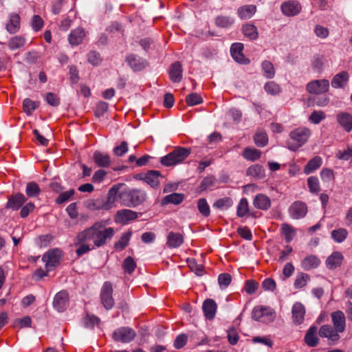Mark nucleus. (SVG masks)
Returning a JSON list of instances; mask_svg holds the SVG:
<instances>
[{
	"label": "nucleus",
	"mask_w": 352,
	"mask_h": 352,
	"mask_svg": "<svg viewBox=\"0 0 352 352\" xmlns=\"http://www.w3.org/2000/svg\"><path fill=\"white\" fill-rule=\"evenodd\" d=\"M190 154V148L178 146L172 152L162 157L160 160V162L165 166H175L182 162L189 156Z\"/></svg>",
	"instance_id": "7ed1b4c3"
},
{
	"label": "nucleus",
	"mask_w": 352,
	"mask_h": 352,
	"mask_svg": "<svg viewBox=\"0 0 352 352\" xmlns=\"http://www.w3.org/2000/svg\"><path fill=\"white\" fill-rule=\"evenodd\" d=\"M321 338H326L329 341L336 342L340 339V333L331 324H324L318 330Z\"/></svg>",
	"instance_id": "f8f14e48"
},
{
	"label": "nucleus",
	"mask_w": 352,
	"mask_h": 352,
	"mask_svg": "<svg viewBox=\"0 0 352 352\" xmlns=\"http://www.w3.org/2000/svg\"><path fill=\"white\" fill-rule=\"evenodd\" d=\"M135 336V330L129 327H119L112 333L113 340L122 343H129L134 340Z\"/></svg>",
	"instance_id": "0eeeda50"
},
{
	"label": "nucleus",
	"mask_w": 352,
	"mask_h": 352,
	"mask_svg": "<svg viewBox=\"0 0 352 352\" xmlns=\"http://www.w3.org/2000/svg\"><path fill=\"white\" fill-rule=\"evenodd\" d=\"M322 157L320 156H315L305 166L303 172L306 175H309L318 169L322 166Z\"/></svg>",
	"instance_id": "473e14b6"
},
{
	"label": "nucleus",
	"mask_w": 352,
	"mask_h": 352,
	"mask_svg": "<svg viewBox=\"0 0 352 352\" xmlns=\"http://www.w3.org/2000/svg\"><path fill=\"white\" fill-rule=\"evenodd\" d=\"M333 327L340 333H343L346 329V318L342 311H336L331 314Z\"/></svg>",
	"instance_id": "a211bd4d"
},
{
	"label": "nucleus",
	"mask_w": 352,
	"mask_h": 352,
	"mask_svg": "<svg viewBox=\"0 0 352 352\" xmlns=\"http://www.w3.org/2000/svg\"><path fill=\"white\" fill-rule=\"evenodd\" d=\"M280 8L284 15L287 16H293L297 15L300 12L301 6L298 1L289 0L283 2Z\"/></svg>",
	"instance_id": "ddd939ff"
},
{
	"label": "nucleus",
	"mask_w": 352,
	"mask_h": 352,
	"mask_svg": "<svg viewBox=\"0 0 352 352\" xmlns=\"http://www.w3.org/2000/svg\"><path fill=\"white\" fill-rule=\"evenodd\" d=\"M233 204V201L230 197H224L219 199H217L214 204L213 207L224 210L228 209L231 207Z\"/></svg>",
	"instance_id": "4d7b16f0"
},
{
	"label": "nucleus",
	"mask_w": 352,
	"mask_h": 352,
	"mask_svg": "<svg viewBox=\"0 0 352 352\" xmlns=\"http://www.w3.org/2000/svg\"><path fill=\"white\" fill-rule=\"evenodd\" d=\"M136 267V263L131 256L126 257L122 263V268L124 272L132 274Z\"/></svg>",
	"instance_id": "13d9d810"
},
{
	"label": "nucleus",
	"mask_w": 352,
	"mask_h": 352,
	"mask_svg": "<svg viewBox=\"0 0 352 352\" xmlns=\"http://www.w3.org/2000/svg\"><path fill=\"white\" fill-rule=\"evenodd\" d=\"M249 203L246 198H242L236 208V215L239 217H244L249 214Z\"/></svg>",
	"instance_id": "49530a36"
},
{
	"label": "nucleus",
	"mask_w": 352,
	"mask_h": 352,
	"mask_svg": "<svg viewBox=\"0 0 352 352\" xmlns=\"http://www.w3.org/2000/svg\"><path fill=\"white\" fill-rule=\"evenodd\" d=\"M320 263V259L318 256L309 254L302 259L300 265L304 270L309 271L318 268Z\"/></svg>",
	"instance_id": "4be33fe9"
},
{
	"label": "nucleus",
	"mask_w": 352,
	"mask_h": 352,
	"mask_svg": "<svg viewBox=\"0 0 352 352\" xmlns=\"http://www.w3.org/2000/svg\"><path fill=\"white\" fill-rule=\"evenodd\" d=\"M336 120L346 132L352 131V115L349 113L339 112L336 115Z\"/></svg>",
	"instance_id": "a878e982"
},
{
	"label": "nucleus",
	"mask_w": 352,
	"mask_h": 352,
	"mask_svg": "<svg viewBox=\"0 0 352 352\" xmlns=\"http://www.w3.org/2000/svg\"><path fill=\"white\" fill-rule=\"evenodd\" d=\"M258 283L253 279H250L245 281L244 285V290L248 294H254L258 288Z\"/></svg>",
	"instance_id": "0e129e2a"
},
{
	"label": "nucleus",
	"mask_w": 352,
	"mask_h": 352,
	"mask_svg": "<svg viewBox=\"0 0 352 352\" xmlns=\"http://www.w3.org/2000/svg\"><path fill=\"white\" fill-rule=\"evenodd\" d=\"M261 69L265 78L272 79L275 76L276 70L274 65L270 61H263L261 63Z\"/></svg>",
	"instance_id": "a18cd8bd"
},
{
	"label": "nucleus",
	"mask_w": 352,
	"mask_h": 352,
	"mask_svg": "<svg viewBox=\"0 0 352 352\" xmlns=\"http://www.w3.org/2000/svg\"><path fill=\"white\" fill-rule=\"evenodd\" d=\"M93 160L100 168H108L111 164V158L107 153L96 151L93 154Z\"/></svg>",
	"instance_id": "c85d7f7f"
},
{
	"label": "nucleus",
	"mask_w": 352,
	"mask_h": 352,
	"mask_svg": "<svg viewBox=\"0 0 352 352\" xmlns=\"http://www.w3.org/2000/svg\"><path fill=\"white\" fill-rule=\"evenodd\" d=\"M138 217L137 213L127 209L120 210L117 212L115 221L117 223L126 224L129 221L135 219Z\"/></svg>",
	"instance_id": "393cba45"
},
{
	"label": "nucleus",
	"mask_w": 352,
	"mask_h": 352,
	"mask_svg": "<svg viewBox=\"0 0 352 352\" xmlns=\"http://www.w3.org/2000/svg\"><path fill=\"white\" fill-rule=\"evenodd\" d=\"M311 134V130L305 126L298 127L289 133L287 144L289 150L295 151L304 145Z\"/></svg>",
	"instance_id": "f03ea898"
},
{
	"label": "nucleus",
	"mask_w": 352,
	"mask_h": 352,
	"mask_svg": "<svg viewBox=\"0 0 352 352\" xmlns=\"http://www.w3.org/2000/svg\"><path fill=\"white\" fill-rule=\"evenodd\" d=\"M64 252L58 248L48 250L42 256V261L45 264V269L50 272L56 269L63 261Z\"/></svg>",
	"instance_id": "20e7f679"
},
{
	"label": "nucleus",
	"mask_w": 352,
	"mask_h": 352,
	"mask_svg": "<svg viewBox=\"0 0 352 352\" xmlns=\"http://www.w3.org/2000/svg\"><path fill=\"white\" fill-rule=\"evenodd\" d=\"M123 186V184H117L113 185L109 190L107 201L103 204V208L109 210L116 206L118 203L122 205V195L124 194V190H122L121 189Z\"/></svg>",
	"instance_id": "39448f33"
},
{
	"label": "nucleus",
	"mask_w": 352,
	"mask_h": 352,
	"mask_svg": "<svg viewBox=\"0 0 352 352\" xmlns=\"http://www.w3.org/2000/svg\"><path fill=\"white\" fill-rule=\"evenodd\" d=\"M254 144L258 147H264L268 143V136L263 129H258L254 135Z\"/></svg>",
	"instance_id": "a19ab883"
},
{
	"label": "nucleus",
	"mask_w": 352,
	"mask_h": 352,
	"mask_svg": "<svg viewBox=\"0 0 352 352\" xmlns=\"http://www.w3.org/2000/svg\"><path fill=\"white\" fill-rule=\"evenodd\" d=\"M27 201L25 195L21 192L14 193L8 197L6 208L12 210H18Z\"/></svg>",
	"instance_id": "dca6fc26"
},
{
	"label": "nucleus",
	"mask_w": 352,
	"mask_h": 352,
	"mask_svg": "<svg viewBox=\"0 0 352 352\" xmlns=\"http://www.w3.org/2000/svg\"><path fill=\"white\" fill-rule=\"evenodd\" d=\"M307 212V207L305 203L301 201H294L289 208L290 217L294 219L303 218Z\"/></svg>",
	"instance_id": "9b49d317"
},
{
	"label": "nucleus",
	"mask_w": 352,
	"mask_h": 352,
	"mask_svg": "<svg viewBox=\"0 0 352 352\" xmlns=\"http://www.w3.org/2000/svg\"><path fill=\"white\" fill-rule=\"evenodd\" d=\"M131 236V231H128L124 233L120 237V240L115 243L114 248L118 251H122L124 250L126 247L129 245Z\"/></svg>",
	"instance_id": "c03bdc74"
},
{
	"label": "nucleus",
	"mask_w": 352,
	"mask_h": 352,
	"mask_svg": "<svg viewBox=\"0 0 352 352\" xmlns=\"http://www.w3.org/2000/svg\"><path fill=\"white\" fill-rule=\"evenodd\" d=\"M185 101L187 105L194 106L202 103L203 99L199 94L192 93L186 97Z\"/></svg>",
	"instance_id": "680f3d73"
},
{
	"label": "nucleus",
	"mask_w": 352,
	"mask_h": 352,
	"mask_svg": "<svg viewBox=\"0 0 352 352\" xmlns=\"http://www.w3.org/2000/svg\"><path fill=\"white\" fill-rule=\"evenodd\" d=\"M265 91L272 96L278 95L282 89L280 86L274 81H268L264 85Z\"/></svg>",
	"instance_id": "603ef678"
},
{
	"label": "nucleus",
	"mask_w": 352,
	"mask_h": 352,
	"mask_svg": "<svg viewBox=\"0 0 352 352\" xmlns=\"http://www.w3.org/2000/svg\"><path fill=\"white\" fill-rule=\"evenodd\" d=\"M113 291L112 284L109 281L104 282L100 292V300L107 310L112 309L114 306Z\"/></svg>",
	"instance_id": "6e6552de"
},
{
	"label": "nucleus",
	"mask_w": 352,
	"mask_h": 352,
	"mask_svg": "<svg viewBox=\"0 0 352 352\" xmlns=\"http://www.w3.org/2000/svg\"><path fill=\"white\" fill-rule=\"evenodd\" d=\"M162 177L158 170H151L146 173L138 174L137 177L148 184L152 188H157L160 186V178Z\"/></svg>",
	"instance_id": "9d476101"
},
{
	"label": "nucleus",
	"mask_w": 352,
	"mask_h": 352,
	"mask_svg": "<svg viewBox=\"0 0 352 352\" xmlns=\"http://www.w3.org/2000/svg\"><path fill=\"white\" fill-rule=\"evenodd\" d=\"M184 200V195L178 193H172L163 199V204H179Z\"/></svg>",
	"instance_id": "6e6d98bb"
},
{
	"label": "nucleus",
	"mask_w": 352,
	"mask_h": 352,
	"mask_svg": "<svg viewBox=\"0 0 352 352\" xmlns=\"http://www.w3.org/2000/svg\"><path fill=\"white\" fill-rule=\"evenodd\" d=\"M114 229L111 227L106 228L105 225L98 221L91 226L85 229L78 233V239L80 242H93L92 246L100 248L104 245L107 240L111 239L114 235Z\"/></svg>",
	"instance_id": "f257e3e1"
},
{
	"label": "nucleus",
	"mask_w": 352,
	"mask_h": 352,
	"mask_svg": "<svg viewBox=\"0 0 352 352\" xmlns=\"http://www.w3.org/2000/svg\"><path fill=\"white\" fill-rule=\"evenodd\" d=\"M280 232V234L284 236L287 243H290L296 234V229L287 223L281 224Z\"/></svg>",
	"instance_id": "f704fd0d"
},
{
	"label": "nucleus",
	"mask_w": 352,
	"mask_h": 352,
	"mask_svg": "<svg viewBox=\"0 0 352 352\" xmlns=\"http://www.w3.org/2000/svg\"><path fill=\"white\" fill-rule=\"evenodd\" d=\"M31 26L35 32L40 31L44 26V21L39 15H34L31 19Z\"/></svg>",
	"instance_id": "774afa93"
},
{
	"label": "nucleus",
	"mask_w": 352,
	"mask_h": 352,
	"mask_svg": "<svg viewBox=\"0 0 352 352\" xmlns=\"http://www.w3.org/2000/svg\"><path fill=\"white\" fill-rule=\"evenodd\" d=\"M202 310L206 318L212 320L216 316L217 305L213 299L207 298L203 302Z\"/></svg>",
	"instance_id": "412c9836"
},
{
	"label": "nucleus",
	"mask_w": 352,
	"mask_h": 352,
	"mask_svg": "<svg viewBox=\"0 0 352 352\" xmlns=\"http://www.w3.org/2000/svg\"><path fill=\"white\" fill-rule=\"evenodd\" d=\"M126 60L129 67L135 72L142 71L148 65V62L135 54L129 55Z\"/></svg>",
	"instance_id": "aec40b11"
},
{
	"label": "nucleus",
	"mask_w": 352,
	"mask_h": 352,
	"mask_svg": "<svg viewBox=\"0 0 352 352\" xmlns=\"http://www.w3.org/2000/svg\"><path fill=\"white\" fill-rule=\"evenodd\" d=\"M326 118V114L322 111H314L309 117V121L314 124H319Z\"/></svg>",
	"instance_id": "052dcab7"
},
{
	"label": "nucleus",
	"mask_w": 352,
	"mask_h": 352,
	"mask_svg": "<svg viewBox=\"0 0 352 352\" xmlns=\"http://www.w3.org/2000/svg\"><path fill=\"white\" fill-rule=\"evenodd\" d=\"M331 238L337 243L343 242L348 236V231L345 228H340L333 230L331 233Z\"/></svg>",
	"instance_id": "8fccbe9b"
},
{
	"label": "nucleus",
	"mask_w": 352,
	"mask_h": 352,
	"mask_svg": "<svg viewBox=\"0 0 352 352\" xmlns=\"http://www.w3.org/2000/svg\"><path fill=\"white\" fill-rule=\"evenodd\" d=\"M86 36L87 33L84 28H77L68 35V42L72 47L79 45L83 42Z\"/></svg>",
	"instance_id": "6ab92c4d"
},
{
	"label": "nucleus",
	"mask_w": 352,
	"mask_h": 352,
	"mask_svg": "<svg viewBox=\"0 0 352 352\" xmlns=\"http://www.w3.org/2000/svg\"><path fill=\"white\" fill-rule=\"evenodd\" d=\"M344 256L340 252H333L326 260V266L329 270H334L340 267L343 261Z\"/></svg>",
	"instance_id": "c756f323"
},
{
	"label": "nucleus",
	"mask_w": 352,
	"mask_h": 352,
	"mask_svg": "<svg viewBox=\"0 0 352 352\" xmlns=\"http://www.w3.org/2000/svg\"><path fill=\"white\" fill-rule=\"evenodd\" d=\"M329 89V82L327 79L314 80L306 85V90L310 94L320 95L327 93Z\"/></svg>",
	"instance_id": "1a4fd4ad"
},
{
	"label": "nucleus",
	"mask_w": 352,
	"mask_h": 352,
	"mask_svg": "<svg viewBox=\"0 0 352 352\" xmlns=\"http://www.w3.org/2000/svg\"><path fill=\"white\" fill-rule=\"evenodd\" d=\"M41 188L39 186L34 182H31L27 184L25 193L29 197H36L41 193Z\"/></svg>",
	"instance_id": "864d4df0"
},
{
	"label": "nucleus",
	"mask_w": 352,
	"mask_h": 352,
	"mask_svg": "<svg viewBox=\"0 0 352 352\" xmlns=\"http://www.w3.org/2000/svg\"><path fill=\"white\" fill-rule=\"evenodd\" d=\"M146 199V194L140 190H124L122 195V206H136Z\"/></svg>",
	"instance_id": "423d86ee"
},
{
	"label": "nucleus",
	"mask_w": 352,
	"mask_h": 352,
	"mask_svg": "<svg viewBox=\"0 0 352 352\" xmlns=\"http://www.w3.org/2000/svg\"><path fill=\"white\" fill-rule=\"evenodd\" d=\"M69 305V294L67 291L58 292L54 298L53 306L59 312L64 311Z\"/></svg>",
	"instance_id": "4468645a"
},
{
	"label": "nucleus",
	"mask_w": 352,
	"mask_h": 352,
	"mask_svg": "<svg viewBox=\"0 0 352 352\" xmlns=\"http://www.w3.org/2000/svg\"><path fill=\"white\" fill-rule=\"evenodd\" d=\"M83 325L87 329H94L95 325H99L100 320L98 317L94 315H89L88 314L82 319Z\"/></svg>",
	"instance_id": "09e8293b"
},
{
	"label": "nucleus",
	"mask_w": 352,
	"mask_h": 352,
	"mask_svg": "<svg viewBox=\"0 0 352 352\" xmlns=\"http://www.w3.org/2000/svg\"><path fill=\"white\" fill-rule=\"evenodd\" d=\"M21 28V17L17 13H10L6 23V30L11 34L17 33Z\"/></svg>",
	"instance_id": "f3484780"
},
{
	"label": "nucleus",
	"mask_w": 352,
	"mask_h": 352,
	"mask_svg": "<svg viewBox=\"0 0 352 352\" xmlns=\"http://www.w3.org/2000/svg\"><path fill=\"white\" fill-rule=\"evenodd\" d=\"M318 330L317 327L311 326L307 331L304 341L309 347H315L319 344Z\"/></svg>",
	"instance_id": "5701e85b"
},
{
	"label": "nucleus",
	"mask_w": 352,
	"mask_h": 352,
	"mask_svg": "<svg viewBox=\"0 0 352 352\" xmlns=\"http://www.w3.org/2000/svg\"><path fill=\"white\" fill-rule=\"evenodd\" d=\"M183 69L179 61L172 63L169 67L168 74L170 80L173 82L178 83L182 79Z\"/></svg>",
	"instance_id": "b1692460"
},
{
	"label": "nucleus",
	"mask_w": 352,
	"mask_h": 352,
	"mask_svg": "<svg viewBox=\"0 0 352 352\" xmlns=\"http://www.w3.org/2000/svg\"><path fill=\"white\" fill-rule=\"evenodd\" d=\"M197 206L199 212L202 216L208 217L210 214V206L205 198H201L197 200Z\"/></svg>",
	"instance_id": "5fc2aeb1"
},
{
	"label": "nucleus",
	"mask_w": 352,
	"mask_h": 352,
	"mask_svg": "<svg viewBox=\"0 0 352 352\" xmlns=\"http://www.w3.org/2000/svg\"><path fill=\"white\" fill-rule=\"evenodd\" d=\"M305 308L300 302H296L292 307V319L295 324H302L305 319Z\"/></svg>",
	"instance_id": "bb28decb"
},
{
	"label": "nucleus",
	"mask_w": 352,
	"mask_h": 352,
	"mask_svg": "<svg viewBox=\"0 0 352 352\" xmlns=\"http://www.w3.org/2000/svg\"><path fill=\"white\" fill-rule=\"evenodd\" d=\"M270 315L274 316V314L267 308L263 307H256L252 311V318L255 320H261L265 315Z\"/></svg>",
	"instance_id": "de8ad7c7"
},
{
	"label": "nucleus",
	"mask_w": 352,
	"mask_h": 352,
	"mask_svg": "<svg viewBox=\"0 0 352 352\" xmlns=\"http://www.w3.org/2000/svg\"><path fill=\"white\" fill-rule=\"evenodd\" d=\"M310 280V276L305 272H298L294 282V287L296 289H301L305 287Z\"/></svg>",
	"instance_id": "58836bf2"
},
{
	"label": "nucleus",
	"mask_w": 352,
	"mask_h": 352,
	"mask_svg": "<svg viewBox=\"0 0 352 352\" xmlns=\"http://www.w3.org/2000/svg\"><path fill=\"white\" fill-rule=\"evenodd\" d=\"M307 186L311 193L318 194L320 190V185L318 178L315 176L309 177L307 178Z\"/></svg>",
	"instance_id": "3c124183"
},
{
	"label": "nucleus",
	"mask_w": 352,
	"mask_h": 352,
	"mask_svg": "<svg viewBox=\"0 0 352 352\" xmlns=\"http://www.w3.org/2000/svg\"><path fill=\"white\" fill-rule=\"evenodd\" d=\"M234 23V19L229 16L219 15L214 19L215 25L221 28H228Z\"/></svg>",
	"instance_id": "37998d69"
},
{
	"label": "nucleus",
	"mask_w": 352,
	"mask_h": 352,
	"mask_svg": "<svg viewBox=\"0 0 352 352\" xmlns=\"http://www.w3.org/2000/svg\"><path fill=\"white\" fill-rule=\"evenodd\" d=\"M256 7L254 5H247L240 7L237 10V14L241 19H248L251 18L256 12Z\"/></svg>",
	"instance_id": "ea45409f"
},
{
	"label": "nucleus",
	"mask_w": 352,
	"mask_h": 352,
	"mask_svg": "<svg viewBox=\"0 0 352 352\" xmlns=\"http://www.w3.org/2000/svg\"><path fill=\"white\" fill-rule=\"evenodd\" d=\"M246 175L256 179H263L265 177V169L260 164H253L248 168Z\"/></svg>",
	"instance_id": "e433bc0d"
},
{
	"label": "nucleus",
	"mask_w": 352,
	"mask_h": 352,
	"mask_svg": "<svg viewBox=\"0 0 352 352\" xmlns=\"http://www.w3.org/2000/svg\"><path fill=\"white\" fill-rule=\"evenodd\" d=\"M253 205L257 209L267 210L271 207V200L266 195L260 193L254 197Z\"/></svg>",
	"instance_id": "cd10ccee"
},
{
	"label": "nucleus",
	"mask_w": 352,
	"mask_h": 352,
	"mask_svg": "<svg viewBox=\"0 0 352 352\" xmlns=\"http://www.w3.org/2000/svg\"><path fill=\"white\" fill-rule=\"evenodd\" d=\"M74 245L77 248L76 250V254L78 258L95 249L88 241L80 242L78 239V234L76 237Z\"/></svg>",
	"instance_id": "2f4dec72"
},
{
	"label": "nucleus",
	"mask_w": 352,
	"mask_h": 352,
	"mask_svg": "<svg viewBox=\"0 0 352 352\" xmlns=\"http://www.w3.org/2000/svg\"><path fill=\"white\" fill-rule=\"evenodd\" d=\"M26 44V38L24 36L16 35L11 37L8 42V46L10 50L20 49Z\"/></svg>",
	"instance_id": "4c0bfd02"
},
{
	"label": "nucleus",
	"mask_w": 352,
	"mask_h": 352,
	"mask_svg": "<svg viewBox=\"0 0 352 352\" xmlns=\"http://www.w3.org/2000/svg\"><path fill=\"white\" fill-rule=\"evenodd\" d=\"M349 80V74L346 72L343 71L337 74L331 80V86L333 88L344 87Z\"/></svg>",
	"instance_id": "72a5a7b5"
},
{
	"label": "nucleus",
	"mask_w": 352,
	"mask_h": 352,
	"mask_svg": "<svg viewBox=\"0 0 352 352\" xmlns=\"http://www.w3.org/2000/svg\"><path fill=\"white\" fill-rule=\"evenodd\" d=\"M242 156L247 160L254 162L260 159L261 151L254 148L246 147L242 153Z\"/></svg>",
	"instance_id": "79ce46f5"
},
{
	"label": "nucleus",
	"mask_w": 352,
	"mask_h": 352,
	"mask_svg": "<svg viewBox=\"0 0 352 352\" xmlns=\"http://www.w3.org/2000/svg\"><path fill=\"white\" fill-rule=\"evenodd\" d=\"M242 32L245 37L251 41L256 40L258 38L257 28L252 23H245L241 28Z\"/></svg>",
	"instance_id": "c9c22d12"
},
{
	"label": "nucleus",
	"mask_w": 352,
	"mask_h": 352,
	"mask_svg": "<svg viewBox=\"0 0 352 352\" xmlns=\"http://www.w3.org/2000/svg\"><path fill=\"white\" fill-rule=\"evenodd\" d=\"M109 104L104 101H99L94 108V114L96 117L102 116L108 110Z\"/></svg>",
	"instance_id": "e2e57ef3"
},
{
	"label": "nucleus",
	"mask_w": 352,
	"mask_h": 352,
	"mask_svg": "<svg viewBox=\"0 0 352 352\" xmlns=\"http://www.w3.org/2000/svg\"><path fill=\"white\" fill-rule=\"evenodd\" d=\"M74 195V190L70 189L67 191H65L60 193L56 199V203L57 204H62L69 201Z\"/></svg>",
	"instance_id": "338daca9"
},
{
	"label": "nucleus",
	"mask_w": 352,
	"mask_h": 352,
	"mask_svg": "<svg viewBox=\"0 0 352 352\" xmlns=\"http://www.w3.org/2000/svg\"><path fill=\"white\" fill-rule=\"evenodd\" d=\"M320 177L324 182H329L335 179L334 171L329 168H324L320 171Z\"/></svg>",
	"instance_id": "69168bd1"
},
{
	"label": "nucleus",
	"mask_w": 352,
	"mask_h": 352,
	"mask_svg": "<svg viewBox=\"0 0 352 352\" xmlns=\"http://www.w3.org/2000/svg\"><path fill=\"white\" fill-rule=\"evenodd\" d=\"M243 44L241 43H234L231 45L230 47V53L232 58L239 63L241 64H248L250 63V60L245 56L243 53Z\"/></svg>",
	"instance_id": "2eb2a0df"
},
{
	"label": "nucleus",
	"mask_w": 352,
	"mask_h": 352,
	"mask_svg": "<svg viewBox=\"0 0 352 352\" xmlns=\"http://www.w3.org/2000/svg\"><path fill=\"white\" fill-rule=\"evenodd\" d=\"M37 107L38 104H36V102L30 98H25L23 102V111L28 116L32 115Z\"/></svg>",
	"instance_id": "bf43d9fd"
},
{
	"label": "nucleus",
	"mask_w": 352,
	"mask_h": 352,
	"mask_svg": "<svg viewBox=\"0 0 352 352\" xmlns=\"http://www.w3.org/2000/svg\"><path fill=\"white\" fill-rule=\"evenodd\" d=\"M184 235L179 232H170L167 236L166 245L170 248H177L184 243Z\"/></svg>",
	"instance_id": "7c9ffc66"
}]
</instances>
